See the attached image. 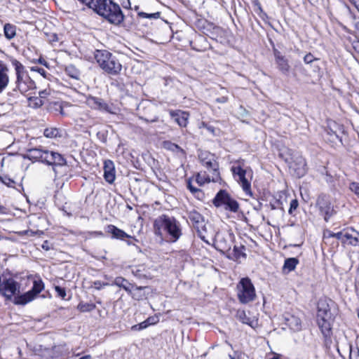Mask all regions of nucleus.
Instances as JSON below:
<instances>
[{"mask_svg": "<svg viewBox=\"0 0 359 359\" xmlns=\"http://www.w3.org/2000/svg\"><path fill=\"white\" fill-rule=\"evenodd\" d=\"M93 10L113 25H118L124 20L119 5L112 0H95Z\"/></svg>", "mask_w": 359, "mask_h": 359, "instance_id": "f257e3e1", "label": "nucleus"}, {"mask_svg": "<svg viewBox=\"0 0 359 359\" xmlns=\"http://www.w3.org/2000/svg\"><path fill=\"white\" fill-rule=\"evenodd\" d=\"M154 231L156 236L162 238L163 232L165 231L171 242H176L182 236V226L175 217L162 215L155 219Z\"/></svg>", "mask_w": 359, "mask_h": 359, "instance_id": "f03ea898", "label": "nucleus"}, {"mask_svg": "<svg viewBox=\"0 0 359 359\" xmlns=\"http://www.w3.org/2000/svg\"><path fill=\"white\" fill-rule=\"evenodd\" d=\"M25 157L31 161H39L49 165H63L66 163L65 159L61 154L44 149L41 147L27 149Z\"/></svg>", "mask_w": 359, "mask_h": 359, "instance_id": "7ed1b4c3", "label": "nucleus"}, {"mask_svg": "<svg viewBox=\"0 0 359 359\" xmlns=\"http://www.w3.org/2000/svg\"><path fill=\"white\" fill-rule=\"evenodd\" d=\"M95 59L99 67L111 76L118 75L122 70V65L116 56L106 50H96Z\"/></svg>", "mask_w": 359, "mask_h": 359, "instance_id": "20e7f679", "label": "nucleus"}, {"mask_svg": "<svg viewBox=\"0 0 359 359\" xmlns=\"http://www.w3.org/2000/svg\"><path fill=\"white\" fill-rule=\"evenodd\" d=\"M11 64L15 71L16 88L20 91L21 93H25L29 89L33 88L34 83L27 75L23 65L15 59L11 60Z\"/></svg>", "mask_w": 359, "mask_h": 359, "instance_id": "39448f33", "label": "nucleus"}, {"mask_svg": "<svg viewBox=\"0 0 359 359\" xmlns=\"http://www.w3.org/2000/svg\"><path fill=\"white\" fill-rule=\"evenodd\" d=\"M317 323L322 333L328 336L332 328V313L325 301L318 303Z\"/></svg>", "mask_w": 359, "mask_h": 359, "instance_id": "423d86ee", "label": "nucleus"}, {"mask_svg": "<svg viewBox=\"0 0 359 359\" xmlns=\"http://www.w3.org/2000/svg\"><path fill=\"white\" fill-rule=\"evenodd\" d=\"M236 294L240 303L245 304L255 300V288L249 278H243L236 285Z\"/></svg>", "mask_w": 359, "mask_h": 359, "instance_id": "0eeeda50", "label": "nucleus"}, {"mask_svg": "<svg viewBox=\"0 0 359 359\" xmlns=\"http://www.w3.org/2000/svg\"><path fill=\"white\" fill-rule=\"evenodd\" d=\"M231 171L235 179L241 184L245 193L252 196L251 180L252 175L251 170H244L241 166H233Z\"/></svg>", "mask_w": 359, "mask_h": 359, "instance_id": "6e6552de", "label": "nucleus"}, {"mask_svg": "<svg viewBox=\"0 0 359 359\" xmlns=\"http://www.w3.org/2000/svg\"><path fill=\"white\" fill-rule=\"evenodd\" d=\"M43 289L44 284L41 279H36L33 282L32 288L24 294L16 296L13 302L16 305H25L33 301Z\"/></svg>", "mask_w": 359, "mask_h": 359, "instance_id": "1a4fd4ad", "label": "nucleus"}, {"mask_svg": "<svg viewBox=\"0 0 359 359\" xmlns=\"http://www.w3.org/2000/svg\"><path fill=\"white\" fill-rule=\"evenodd\" d=\"M213 204L217 208L223 207L226 210L233 212H238L239 209L238 203L224 190H220L217 194L213 199Z\"/></svg>", "mask_w": 359, "mask_h": 359, "instance_id": "9d476101", "label": "nucleus"}, {"mask_svg": "<svg viewBox=\"0 0 359 359\" xmlns=\"http://www.w3.org/2000/svg\"><path fill=\"white\" fill-rule=\"evenodd\" d=\"M20 284L12 278H4L0 281V294L7 300L20 295Z\"/></svg>", "mask_w": 359, "mask_h": 359, "instance_id": "9b49d317", "label": "nucleus"}, {"mask_svg": "<svg viewBox=\"0 0 359 359\" xmlns=\"http://www.w3.org/2000/svg\"><path fill=\"white\" fill-rule=\"evenodd\" d=\"M338 240L344 245H359V232L348 228L337 232Z\"/></svg>", "mask_w": 359, "mask_h": 359, "instance_id": "f8f14e48", "label": "nucleus"}, {"mask_svg": "<svg viewBox=\"0 0 359 359\" xmlns=\"http://www.w3.org/2000/svg\"><path fill=\"white\" fill-rule=\"evenodd\" d=\"M199 158L205 167L213 170L212 181L215 182H217L220 177L219 173L217 171L218 165L215 160L214 156L208 152H201L199 154Z\"/></svg>", "mask_w": 359, "mask_h": 359, "instance_id": "ddd939ff", "label": "nucleus"}, {"mask_svg": "<svg viewBox=\"0 0 359 359\" xmlns=\"http://www.w3.org/2000/svg\"><path fill=\"white\" fill-rule=\"evenodd\" d=\"M216 248L221 252H228L231 250L232 239L230 234L216 233L215 236Z\"/></svg>", "mask_w": 359, "mask_h": 359, "instance_id": "4468645a", "label": "nucleus"}, {"mask_svg": "<svg viewBox=\"0 0 359 359\" xmlns=\"http://www.w3.org/2000/svg\"><path fill=\"white\" fill-rule=\"evenodd\" d=\"M10 69L8 66L0 60V93L6 89L10 83Z\"/></svg>", "mask_w": 359, "mask_h": 359, "instance_id": "2eb2a0df", "label": "nucleus"}, {"mask_svg": "<svg viewBox=\"0 0 359 359\" xmlns=\"http://www.w3.org/2000/svg\"><path fill=\"white\" fill-rule=\"evenodd\" d=\"M285 323L292 332H299L302 329V322L299 317L287 313L284 316Z\"/></svg>", "mask_w": 359, "mask_h": 359, "instance_id": "dca6fc26", "label": "nucleus"}, {"mask_svg": "<svg viewBox=\"0 0 359 359\" xmlns=\"http://www.w3.org/2000/svg\"><path fill=\"white\" fill-rule=\"evenodd\" d=\"M86 104L92 109L111 112V107L101 98L88 96Z\"/></svg>", "mask_w": 359, "mask_h": 359, "instance_id": "f3484780", "label": "nucleus"}, {"mask_svg": "<svg viewBox=\"0 0 359 359\" xmlns=\"http://www.w3.org/2000/svg\"><path fill=\"white\" fill-rule=\"evenodd\" d=\"M290 168L294 170L296 176L300 178L306 173V160L302 156H299L296 158Z\"/></svg>", "mask_w": 359, "mask_h": 359, "instance_id": "a211bd4d", "label": "nucleus"}, {"mask_svg": "<svg viewBox=\"0 0 359 359\" xmlns=\"http://www.w3.org/2000/svg\"><path fill=\"white\" fill-rule=\"evenodd\" d=\"M170 115L180 127H186L187 126L189 118L188 112L181 110H170Z\"/></svg>", "mask_w": 359, "mask_h": 359, "instance_id": "6ab92c4d", "label": "nucleus"}, {"mask_svg": "<svg viewBox=\"0 0 359 359\" xmlns=\"http://www.w3.org/2000/svg\"><path fill=\"white\" fill-rule=\"evenodd\" d=\"M198 236L205 242L208 243L207 238L214 236V231L210 224L205 222L196 228Z\"/></svg>", "mask_w": 359, "mask_h": 359, "instance_id": "aec40b11", "label": "nucleus"}, {"mask_svg": "<svg viewBox=\"0 0 359 359\" xmlns=\"http://www.w3.org/2000/svg\"><path fill=\"white\" fill-rule=\"evenodd\" d=\"M104 177L109 184H112L115 180L114 165L110 160H107L104 163Z\"/></svg>", "mask_w": 359, "mask_h": 359, "instance_id": "412c9836", "label": "nucleus"}, {"mask_svg": "<svg viewBox=\"0 0 359 359\" xmlns=\"http://www.w3.org/2000/svg\"><path fill=\"white\" fill-rule=\"evenodd\" d=\"M107 232L111 234L113 238L123 240L130 236L124 231L117 228L116 226L110 224L107 227Z\"/></svg>", "mask_w": 359, "mask_h": 359, "instance_id": "4be33fe9", "label": "nucleus"}, {"mask_svg": "<svg viewBox=\"0 0 359 359\" xmlns=\"http://www.w3.org/2000/svg\"><path fill=\"white\" fill-rule=\"evenodd\" d=\"M188 218L195 229L205 222L204 217L202 215L195 210L188 211Z\"/></svg>", "mask_w": 359, "mask_h": 359, "instance_id": "5701e85b", "label": "nucleus"}, {"mask_svg": "<svg viewBox=\"0 0 359 359\" xmlns=\"http://www.w3.org/2000/svg\"><path fill=\"white\" fill-rule=\"evenodd\" d=\"M299 264L298 259L295 257L287 258L285 260L283 271L285 273H288L292 271H294Z\"/></svg>", "mask_w": 359, "mask_h": 359, "instance_id": "b1692460", "label": "nucleus"}, {"mask_svg": "<svg viewBox=\"0 0 359 359\" xmlns=\"http://www.w3.org/2000/svg\"><path fill=\"white\" fill-rule=\"evenodd\" d=\"M276 62L283 74H287L290 70L287 60L282 55H276Z\"/></svg>", "mask_w": 359, "mask_h": 359, "instance_id": "393cba45", "label": "nucleus"}, {"mask_svg": "<svg viewBox=\"0 0 359 359\" xmlns=\"http://www.w3.org/2000/svg\"><path fill=\"white\" fill-rule=\"evenodd\" d=\"M114 285L122 287L127 292L130 293L132 289L133 288V285L130 283L126 279L122 278V277H117L114 280Z\"/></svg>", "mask_w": 359, "mask_h": 359, "instance_id": "a878e982", "label": "nucleus"}, {"mask_svg": "<svg viewBox=\"0 0 359 359\" xmlns=\"http://www.w3.org/2000/svg\"><path fill=\"white\" fill-rule=\"evenodd\" d=\"M4 32L5 37L11 40L16 35V26L13 24L6 23L4 26Z\"/></svg>", "mask_w": 359, "mask_h": 359, "instance_id": "bb28decb", "label": "nucleus"}, {"mask_svg": "<svg viewBox=\"0 0 359 359\" xmlns=\"http://www.w3.org/2000/svg\"><path fill=\"white\" fill-rule=\"evenodd\" d=\"M236 318L243 323L247 324L251 327L253 326V320L247 316L244 310H238L236 313Z\"/></svg>", "mask_w": 359, "mask_h": 359, "instance_id": "cd10ccee", "label": "nucleus"}, {"mask_svg": "<svg viewBox=\"0 0 359 359\" xmlns=\"http://www.w3.org/2000/svg\"><path fill=\"white\" fill-rule=\"evenodd\" d=\"M65 72L66 74L69 76L70 77L79 79L80 76V72L79 69H77L75 66L70 65L66 67L65 68Z\"/></svg>", "mask_w": 359, "mask_h": 359, "instance_id": "c85d7f7f", "label": "nucleus"}, {"mask_svg": "<svg viewBox=\"0 0 359 359\" xmlns=\"http://www.w3.org/2000/svg\"><path fill=\"white\" fill-rule=\"evenodd\" d=\"M43 135L48 138H55L60 136L59 129L54 127L46 128Z\"/></svg>", "mask_w": 359, "mask_h": 359, "instance_id": "c756f323", "label": "nucleus"}, {"mask_svg": "<svg viewBox=\"0 0 359 359\" xmlns=\"http://www.w3.org/2000/svg\"><path fill=\"white\" fill-rule=\"evenodd\" d=\"M163 147L165 149L172 151L173 152H183V149L179 147L177 144L172 143L170 141H165L163 142Z\"/></svg>", "mask_w": 359, "mask_h": 359, "instance_id": "7c9ffc66", "label": "nucleus"}, {"mask_svg": "<svg viewBox=\"0 0 359 359\" xmlns=\"http://www.w3.org/2000/svg\"><path fill=\"white\" fill-rule=\"evenodd\" d=\"M95 309V304L93 303L80 302L77 306V309L81 312H89Z\"/></svg>", "mask_w": 359, "mask_h": 359, "instance_id": "2f4dec72", "label": "nucleus"}, {"mask_svg": "<svg viewBox=\"0 0 359 359\" xmlns=\"http://www.w3.org/2000/svg\"><path fill=\"white\" fill-rule=\"evenodd\" d=\"M0 182L8 187H15V182L7 175L1 176Z\"/></svg>", "mask_w": 359, "mask_h": 359, "instance_id": "473e14b6", "label": "nucleus"}, {"mask_svg": "<svg viewBox=\"0 0 359 359\" xmlns=\"http://www.w3.org/2000/svg\"><path fill=\"white\" fill-rule=\"evenodd\" d=\"M187 188L190 190V191L194 194L198 198H200L203 196L202 191L196 187H194L190 181L187 182Z\"/></svg>", "mask_w": 359, "mask_h": 359, "instance_id": "72a5a7b5", "label": "nucleus"}, {"mask_svg": "<svg viewBox=\"0 0 359 359\" xmlns=\"http://www.w3.org/2000/svg\"><path fill=\"white\" fill-rule=\"evenodd\" d=\"M196 180L200 186H202L205 183L209 182L210 181L209 178H206L204 175H202L200 173L197 175Z\"/></svg>", "mask_w": 359, "mask_h": 359, "instance_id": "f704fd0d", "label": "nucleus"}, {"mask_svg": "<svg viewBox=\"0 0 359 359\" xmlns=\"http://www.w3.org/2000/svg\"><path fill=\"white\" fill-rule=\"evenodd\" d=\"M317 60L311 53H308L304 57V62L306 64H311L314 60Z\"/></svg>", "mask_w": 359, "mask_h": 359, "instance_id": "c9c22d12", "label": "nucleus"}, {"mask_svg": "<svg viewBox=\"0 0 359 359\" xmlns=\"http://www.w3.org/2000/svg\"><path fill=\"white\" fill-rule=\"evenodd\" d=\"M139 15L142 16L144 18H157L159 15V13H155L148 14V13L142 12V13H139Z\"/></svg>", "mask_w": 359, "mask_h": 359, "instance_id": "e433bc0d", "label": "nucleus"}, {"mask_svg": "<svg viewBox=\"0 0 359 359\" xmlns=\"http://www.w3.org/2000/svg\"><path fill=\"white\" fill-rule=\"evenodd\" d=\"M55 290L57 292V294L62 298H65L66 297V291L64 288L60 287V286H55Z\"/></svg>", "mask_w": 359, "mask_h": 359, "instance_id": "4c0bfd02", "label": "nucleus"}, {"mask_svg": "<svg viewBox=\"0 0 359 359\" xmlns=\"http://www.w3.org/2000/svg\"><path fill=\"white\" fill-rule=\"evenodd\" d=\"M324 239L330 238H336L338 239L337 233H333L331 231H326L324 232L323 235Z\"/></svg>", "mask_w": 359, "mask_h": 359, "instance_id": "58836bf2", "label": "nucleus"}, {"mask_svg": "<svg viewBox=\"0 0 359 359\" xmlns=\"http://www.w3.org/2000/svg\"><path fill=\"white\" fill-rule=\"evenodd\" d=\"M108 285V283H102L100 280L93 282V287L96 290H101L104 286Z\"/></svg>", "mask_w": 359, "mask_h": 359, "instance_id": "ea45409f", "label": "nucleus"}, {"mask_svg": "<svg viewBox=\"0 0 359 359\" xmlns=\"http://www.w3.org/2000/svg\"><path fill=\"white\" fill-rule=\"evenodd\" d=\"M152 323H150V318H148L147 320L143 321L138 324L139 330L147 328L150 324H152Z\"/></svg>", "mask_w": 359, "mask_h": 359, "instance_id": "a19ab883", "label": "nucleus"}, {"mask_svg": "<svg viewBox=\"0 0 359 359\" xmlns=\"http://www.w3.org/2000/svg\"><path fill=\"white\" fill-rule=\"evenodd\" d=\"M350 189L352 191H354L359 196V184L353 182L350 184Z\"/></svg>", "mask_w": 359, "mask_h": 359, "instance_id": "79ce46f5", "label": "nucleus"}, {"mask_svg": "<svg viewBox=\"0 0 359 359\" xmlns=\"http://www.w3.org/2000/svg\"><path fill=\"white\" fill-rule=\"evenodd\" d=\"M298 207V201L297 200H292L290 202V207L289 209V213L291 214L293 210H296Z\"/></svg>", "mask_w": 359, "mask_h": 359, "instance_id": "37998d69", "label": "nucleus"}, {"mask_svg": "<svg viewBox=\"0 0 359 359\" xmlns=\"http://www.w3.org/2000/svg\"><path fill=\"white\" fill-rule=\"evenodd\" d=\"M41 248L43 250L48 251L52 248V246H51V244L48 241H43V243L41 245Z\"/></svg>", "mask_w": 359, "mask_h": 359, "instance_id": "c03bdc74", "label": "nucleus"}, {"mask_svg": "<svg viewBox=\"0 0 359 359\" xmlns=\"http://www.w3.org/2000/svg\"><path fill=\"white\" fill-rule=\"evenodd\" d=\"M269 205L271 210H276L279 208L280 202L279 201H275L274 203L270 202Z\"/></svg>", "mask_w": 359, "mask_h": 359, "instance_id": "a18cd8bd", "label": "nucleus"}, {"mask_svg": "<svg viewBox=\"0 0 359 359\" xmlns=\"http://www.w3.org/2000/svg\"><path fill=\"white\" fill-rule=\"evenodd\" d=\"M228 101V97L226 96H222L216 99V102L219 103H225Z\"/></svg>", "mask_w": 359, "mask_h": 359, "instance_id": "49530a36", "label": "nucleus"}, {"mask_svg": "<svg viewBox=\"0 0 359 359\" xmlns=\"http://www.w3.org/2000/svg\"><path fill=\"white\" fill-rule=\"evenodd\" d=\"M206 130H207L209 133H212V135H216V133H215V128L214 127H212V126H207Z\"/></svg>", "mask_w": 359, "mask_h": 359, "instance_id": "de8ad7c7", "label": "nucleus"}, {"mask_svg": "<svg viewBox=\"0 0 359 359\" xmlns=\"http://www.w3.org/2000/svg\"><path fill=\"white\" fill-rule=\"evenodd\" d=\"M40 74H41L43 77H46V71L43 68H37L36 69Z\"/></svg>", "mask_w": 359, "mask_h": 359, "instance_id": "09e8293b", "label": "nucleus"}, {"mask_svg": "<svg viewBox=\"0 0 359 359\" xmlns=\"http://www.w3.org/2000/svg\"><path fill=\"white\" fill-rule=\"evenodd\" d=\"M358 9H359V0H349Z\"/></svg>", "mask_w": 359, "mask_h": 359, "instance_id": "8fccbe9b", "label": "nucleus"}, {"mask_svg": "<svg viewBox=\"0 0 359 359\" xmlns=\"http://www.w3.org/2000/svg\"><path fill=\"white\" fill-rule=\"evenodd\" d=\"M50 41H58L57 36L55 34H53Z\"/></svg>", "mask_w": 359, "mask_h": 359, "instance_id": "3c124183", "label": "nucleus"}, {"mask_svg": "<svg viewBox=\"0 0 359 359\" xmlns=\"http://www.w3.org/2000/svg\"><path fill=\"white\" fill-rule=\"evenodd\" d=\"M79 359H91V356L90 355H86L80 358Z\"/></svg>", "mask_w": 359, "mask_h": 359, "instance_id": "603ef678", "label": "nucleus"}, {"mask_svg": "<svg viewBox=\"0 0 359 359\" xmlns=\"http://www.w3.org/2000/svg\"><path fill=\"white\" fill-rule=\"evenodd\" d=\"M133 330H139V326H138V324L137 325H135L132 327L131 328Z\"/></svg>", "mask_w": 359, "mask_h": 359, "instance_id": "864d4df0", "label": "nucleus"}, {"mask_svg": "<svg viewBox=\"0 0 359 359\" xmlns=\"http://www.w3.org/2000/svg\"><path fill=\"white\" fill-rule=\"evenodd\" d=\"M93 233L97 236H103V233L102 231H95V232H93Z\"/></svg>", "mask_w": 359, "mask_h": 359, "instance_id": "5fc2aeb1", "label": "nucleus"}, {"mask_svg": "<svg viewBox=\"0 0 359 359\" xmlns=\"http://www.w3.org/2000/svg\"><path fill=\"white\" fill-rule=\"evenodd\" d=\"M207 126H208V125L207 123H205L203 122V123H201V128H205V129H206V128H207Z\"/></svg>", "mask_w": 359, "mask_h": 359, "instance_id": "6e6d98bb", "label": "nucleus"}, {"mask_svg": "<svg viewBox=\"0 0 359 359\" xmlns=\"http://www.w3.org/2000/svg\"><path fill=\"white\" fill-rule=\"evenodd\" d=\"M16 91H17L16 89H13V92H9L7 95H8V96H11V95H13V93H15Z\"/></svg>", "mask_w": 359, "mask_h": 359, "instance_id": "4d7b16f0", "label": "nucleus"}, {"mask_svg": "<svg viewBox=\"0 0 359 359\" xmlns=\"http://www.w3.org/2000/svg\"><path fill=\"white\" fill-rule=\"evenodd\" d=\"M355 27L359 30V21L355 23Z\"/></svg>", "mask_w": 359, "mask_h": 359, "instance_id": "13d9d810", "label": "nucleus"}, {"mask_svg": "<svg viewBox=\"0 0 359 359\" xmlns=\"http://www.w3.org/2000/svg\"><path fill=\"white\" fill-rule=\"evenodd\" d=\"M265 15H266V13H262V15H261V18H264V16H265Z\"/></svg>", "mask_w": 359, "mask_h": 359, "instance_id": "bf43d9fd", "label": "nucleus"}, {"mask_svg": "<svg viewBox=\"0 0 359 359\" xmlns=\"http://www.w3.org/2000/svg\"><path fill=\"white\" fill-rule=\"evenodd\" d=\"M229 358H230V359H235V358L231 355H229Z\"/></svg>", "mask_w": 359, "mask_h": 359, "instance_id": "052dcab7", "label": "nucleus"}, {"mask_svg": "<svg viewBox=\"0 0 359 359\" xmlns=\"http://www.w3.org/2000/svg\"><path fill=\"white\" fill-rule=\"evenodd\" d=\"M137 289H138V290H141V289H142V287H137Z\"/></svg>", "mask_w": 359, "mask_h": 359, "instance_id": "680f3d73", "label": "nucleus"}, {"mask_svg": "<svg viewBox=\"0 0 359 359\" xmlns=\"http://www.w3.org/2000/svg\"><path fill=\"white\" fill-rule=\"evenodd\" d=\"M156 119L152 120L151 122H155Z\"/></svg>", "mask_w": 359, "mask_h": 359, "instance_id": "e2e57ef3", "label": "nucleus"}, {"mask_svg": "<svg viewBox=\"0 0 359 359\" xmlns=\"http://www.w3.org/2000/svg\"><path fill=\"white\" fill-rule=\"evenodd\" d=\"M358 318H359V310H358Z\"/></svg>", "mask_w": 359, "mask_h": 359, "instance_id": "0e129e2a", "label": "nucleus"}, {"mask_svg": "<svg viewBox=\"0 0 359 359\" xmlns=\"http://www.w3.org/2000/svg\"><path fill=\"white\" fill-rule=\"evenodd\" d=\"M350 359H352L351 357L350 358Z\"/></svg>", "mask_w": 359, "mask_h": 359, "instance_id": "69168bd1", "label": "nucleus"}]
</instances>
